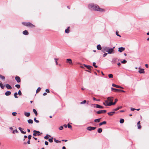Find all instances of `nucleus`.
<instances>
[{"label": "nucleus", "instance_id": "nucleus-56", "mask_svg": "<svg viewBox=\"0 0 149 149\" xmlns=\"http://www.w3.org/2000/svg\"><path fill=\"white\" fill-rule=\"evenodd\" d=\"M45 145H47H47H48V142H47V141H45Z\"/></svg>", "mask_w": 149, "mask_h": 149}, {"label": "nucleus", "instance_id": "nucleus-45", "mask_svg": "<svg viewBox=\"0 0 149 149\" xmlns=\"http://www.w3.org/2000/svg\"><path fill=\"white\" fill-rule=\"evenodd\" d=\"M49 142L50 143H52L53 142V138L52 139H49Z\"/></svg>", "mask_w": 149, "mask_h": 149}, {"label": "nucleus", "instance_id": "nucleus-60", "mask_svg": "<svg viewBox=\"0 0 149 149\" xmlns=\"http://www.w3.org/2000/svg\"><path fill=\"white\" fill-rule=\"evenodd\" d=\"M37 133L36 132H34V133L33 134V135L34 136H36L37 135Z\"/></svg>", "mask_w": 149, "mask_h": 149}, {"label": "nucleus", "instance_id": "nucleus-33", "mask_svg": "<svg viewBox=\"0 0 149 149\" xmlns=\"http://www.w3.org/2000/svg\"><path fill=\"white\" fill-rule=\"evenodd\" d=\"M41 89V88L40 87H38L36 90V93H37L38 92H39L40 91Z\"/></svg>", "mask_w": 149, "mask_h": 149}, {"label": "nucleus", "instance_id": "nucleus-17", "mask_svg": "<svg viewBox=\"0 0 149 149\" xmlns=\"http://www.w3.org/2000/svg\"><path fill=\"white\" fill-rule=\"evenodd\" d=\"M11 94V92L10 91H7L5 93V95L6 96L10 95Z\"/></svg>", "mask_w": 149, "mask_h": 149}, {"label": "nucleus", "instance_id": "nucleus-28", "mask_svg": "<svg viewBox=\"0 0 149 149\" xmlns=\"http://www.w3.org/2000/svg\"><path fill=\"white\" fill-rule=\"evenodd\" d=\"M69 28H70V27L69 26L68 27V28L67 29H66L65 30V32L66 33H69V31H70L69 29Z\"/></svg>", "mask_w": 149, "mask_h": 149}, {"label": "nucleus", "instance_id": "nucleus-24", "mask_svg": "<svg viewBox=\"0 0 149 149\" xmlns=\"http://www.w3.org/2000/svg\"><path fill=\"white\" fill-rule=\"evenodd\" d=\"M97 48L98 50H100L102 49V48L101 47V45L100 44L98 45L97 46Z\"/></svg>", "mask_w": 149, "mask_h": 149}, {"label": "nucleus", "instance_id": "nucleus-44", "mask_svg": "<svg viewBox=\"0 0 149 149\" xmlns=\"http://www.w3.org/2000/svg\"><path fill=\"white\" fill-rule=\"evenodd\" d=\"M86 102V100H84L83 102H81L80 103V104H84Z\"/></svg>", "mask_w": 149, "mask_h": 149}, {"label": "nucleus", "instance_id": "nucleus-15", "mask_svg": "<svg viewBox=\"0 0 149 149\" xmlns=\"http://www.w3.org/2000/svg\"><path fill=\"white\" fill-rule=\"evenodd\" d=\"M6 88L8 89H12V87L9 84H6Z\"/></svg>", "mask_w": 149, "mask_h": 149}, {"label": "nucleus", "instance_id": "nucleus-53", "mask_svg": "<svg viewBox=\"0 0 149 149\" xmlns=\"http://www.w3.org/2000/svg\"><path fill=\"white\" fill-rule=\"evenodd\" d=\"M116 34L117 36L120 37H121V36L120 35L118 34V31H116Z\"/></svg>", "mask_w": 149, "mask_h": 149}, {"label": "nucleus", "instance_id": "nucleus-35", "mask_svg": "<svg viewBox=\"0 0 149 149\" xmlns=\"http://www.w3.org/2000/svg\"><path fill=\"white\" fill-rule=\"evenodd\" d=\"M12 133L13 134H15V133H18V131L17 129H16L15 130H13Z\"/></svg>", "mask_w": 149, "mask_h": 149}, {"label": "nucleus", "instance_id": "nucleus-55", "mask_svg": "<svg viewBox=\"0 0 149 149\" xmlns=\"http://www.w3.org/2000/svg\"><path fill=\"white\" fill-rule=\"evenodd\" d=\"M31 135H29L28 136V139L29 140L31 139Z\"/></svg>", "mask_w": 149, "mask_h": 149}, {"label": "nucleus", "instance_id": "nucleus-57", "mask_svg": "<svg viewBox=\"0 0 149 149\" xmlns=\"http://www.w3.org/2000/svg\"><path fill=\"white\" fill-rule=\"evenodd\" d=\"M107 53H104V54L103 55V56L104 57H105V56H106L107 55Z\"/></svg>", "mask_w": 149, "mask_h": 149}, {"label": "nucleus", "instance_id": "nucleus-61", "mask_svg": "<svg viewBox=\"0 0 149 149\" xmlns=\"http://www.w3.org/2000/svg\"><path fill=\"white\" fill-rule=\"evenodd\" d=\"M131 110L132 111H134V110H136V109L134 108H131Z\"/></svg>", "mask_w": 149, "mask_h": 149}, {"label": "nucleus", "instance_id": "nucleus-12", "mask_svg": "<svg viewBox=\"0 0 149 149\" xmlns=\"http://www.w3.org/2000/svg\"><path fill=\"white\" fill-rule=\"evenodd\" d=\"M66 62L69 63L70 64H72V61L71 59L68 58L66 59Z\"/></svg>", "mask_w": 149, "mask_h": 149}, {"label": "nucleus", "instance_id": "nucleus-58", "mask_svg": "<svg viewBox=\"0 0 149 149\" xmlns=\"http://www.w3.org/2000/svg\"><path fill=\"white\" fill-rule=\"evenodd\" d=\"M44 138L46 139H49V137L48 136H45L44 137Z\"/></svg>", "mask_w": 149, "mask_h": 149}, {"label": "nucleus", "instance_id": "nucleus-38", "mask_svg": "<svg viewBox=\"0 0 149 149\" xmlns=\"http://www.w3.org/2000/svg\"><path fill=\"white\" fill-rule=\"evenodd\" d=\"M124 120L123 119H122L120 120V123H123L124 122Z\"/></svg>", "mask_w": 149, "mask_h": 149}, {"label": "nucleus", "instance_id": "nucleus-16", "mask_svg": "<svg viewBox=\"0 0 149 149\" xmlns=\"http://www.w3.org/2000/svg\"><path fill=\"white\" fill-rule=\"evenodd\" d=\"M113 97H109L107 98V100L108 101L110 102H112V101H113Z\"/></svg>", "mask_w": 149, "mask_h": 149}, {"label": "nucleus", "instance_id": "nucleus-20", "mask_svg": "<svg viewBox=\"0 0 149 149\" xmlns=\"http://www.w3.org/2000/svg\"><path fill=\"white\" fill-rule=\"evenodd\" d=\"M19 130L21 132V133L23 134H25L26 133V132H24L22 130V128L20 127H19L18 128Z\"/></svg>", "mask_w": 149, "mask_h": 149}, {"label": "nucleus", "instance_id": "nucleus-26", "mask_svg": "<svg viewBox=\"0 0 149 149\" xmlns=\"http://www.w3.org/2000/svg\"><path fill=\"white\" fill-rule=\"evenodd\" d=\"M122 106H120L118 107L117 108H115L114 109V111H116L118 110H119L120 109H121L122 108Z\"/></svg>", "mask_w": 149, "mask_h": 149}, {"label": "nucleus", "instance_id": "nucleus-21", "mask_svg": "<svg viewBox=\"0 0 149 149\" xmlns=\"http://www.w3.org/2000/svg\"><path fill=\"white\" fill-rule=\"evenodd\" d=\"M140 121H139L137 124L138 127L139 129H140L141 128V126L140 125Z\"/></svg>", "mask_w": 149, "mask_h": 149}, {"label": "nucleus", "instance_id": "nucleus-49", "mask_svg": "<svg viewBox=\"0 0 149 149\" xmlns=\"http://www.w3.org/2000/svg\"><path fill=\"white\" fill-rule=\"evenodd\" d=\"M63 129V127L62 126H61L59 128V129L60 130H62Z\"/></svg>", "mask_w": 149, "mask_h": 149}, {"label": "nucleus", "instance_id": "nucleus-41", "mask_svg": "<svg viewBox=\"0 0 149 149\" xmlns=\"http://www.w3.org/2000/svg\"><path fill=\"white\" fill-rule=\"evenodd\" d=\"M15 87L18 88H20V86L19 84H16L15 85Z\"/></svg>", "mask_w": 149, "mask_h": 149}, {"label": "nucleus", "instance_id": "nucleus-47", "mask_svg": "<svg viewBox=\"0 0 149 149\" xmlns=\"http://www.w3.org/2000/svg\"><path fill=\"white\" fill-rule=\"evenodd\" d=\"M54 141L55 142H56L57 143H58L60 142V141H59L58 140H56L55 139H54Z\"/></svg>", "mask_w": 149, "mask_h": 149}, {"label": "nucleus", "instance_id": "nucleus-14", "mask_svg": "<svg viewBox=\"0 0 149 149\" xmlns=\"http://www.w3.org/2000/svg\"><path fill=\"white\" fill-rule=\"evenodd\" d=\"M84 66L86 67L89 70H91V68H93V67L92 66L88 65H86L84 64Z\"/></svg>", "mask_w": 149, "mask_h": 149}, {"label": "nucleus", "instance_id": "nucleus-64", "mask_svg": "<svg viewBox=\"0 0 149 149\" xmlns=\"http://www.w3.org/2000/svg\"><path fill=\"white\" fill-rule=\"evenodd\" d=\"M145 66L146 67V68H148V64H145Z\"/></svg>", "mask_w": 149, "mask_h": 149}, {"label": "nucleus", "instance_id": "nucleus-10", "mask_svg": "<svg viewBox=\"0 0 149 149\" xmlns=\"http://www.w3.org/2000/svg\"><path fill=\"white\" fill-rule=\"evenodd\" d=\"M15 79L17 81V82L19 83L21 81V79L20 77L18 76H16L15 77Z\"/></svg>", "mask_w": 149, "mask_h": 149}, {"label": "nucleus", "instance_id": "nucleus-48", "mask_svg": "<svg viewBox=\"0 0 149 149\" xmlns=\"http://www.w3.org/2000/svg\"><path fill=\"white\" fill-rule=\"evenodd\" d=\"M54 60H55V62H56V65H57V64H58L57 61L58 60V59L57 58H54Z\"/></svg>", "mask_w": 149, "mask_h": 149}, {"label": "nucleus", "instance_id": "nucleus-51", "mask_svg": "<svg viewBox=\"0 0 149 149\" xmlns=\"http://www.w3.org/2000/svg\"><path fill=\"white\" fill-rule=\"evenodd\" d=\"M34 121L37 123H38L39 122L38 120H36V118H34Z\"/></svg>", "mask_w": 149, "mask_h": 149}, {"label": "nucleus", "instance_id": "nucleus-42", "mask_svg": "<svg viewBox=\"0 0 149 149\" xmlns=\"http://www.w3.org/2000/svg\"><path fill=\"white\" fill-rule=\"evenodd\" d=\"M95 64H96V63H95V62H93V65L95 67V68H97V66L95 65Z\"/></svg>", "mask_w": 149, "mask_h": 149}, {"label": "nucleus", "instance_id": "nucleus-22", "mask_svg": "<svg viewBox=\"0 0 149 149\" xmlns=\"http://www.w3.org/2000/svg\"><path fill=\"white\" fill-rule=\"evenodd\" d=\"M115 113V111H112L108 113V114L109 116H112Z\"/></svg>", "mask_w": 149, "mask_h": 149}, {"label": "nucleus", "instance_id": "nucleus-32", "mask_svg": "<svg viewBox=\"0 0 149 149\" xmlns=\"http://www.w3.org/2000/svg\"><path fill=\"white\" fill-rule=\"evenodd\" d=\"M33 111L34 113L35 114L36 116H37L38 114L37 112L35 109H33Z\"/></svg>", "mask_w": 149, "mask_h": 149}, {"label": "nucleus", "instance_id": "nucleus-6", "mask_svg": "<svg viewBox=\"0 0 149 149\" xmlns=\"http://www.w3.org/2000/svg\"><path fill=\"white\" fill-rule=\"evenodd\" d=\"M106 112V110H100L97 112V113L98 114H100L101 113H103Z\"/></svg>", "mask_w": 149, "mask_h": 149}, {"label": "nucleus", "instance_id": "nucleus-27", "mask_svg": "<svg viewBox=\"0 0 149 149\" xmlns=\"http://www.w3.org/2000/svg\"><path fill=\"white\" fill-rule=\"evenodd\" d=\"M101 118H98L94 120V122L96 123H99L100 121Z\"/></svg>", "mask_w": 149, "mask_h": 149}, {"label": "nucleus", "instance_id": "nucleus-7", "mask_svg": "<svg viewBox=\"0 0 149 149\" xmlns=\"http://www.w3.org/2000/svg\"><path fill=\"white\" fill-rule=\"evenodd\" d=\"M96 128V127L90 126L87 127V130L89 131H91L95 130Z\"/></svg>", "mask_w": 149, "mask_h": 149}, {"label": "nucleus", "instance_id": "nucleus-50", "mask_svg": "<svg viewBox=\"0 0 149 149\" xmlns=\"http://www.w3.org/2000/svg\"><path fill=\"white\" fill-rule=\"evenodd\" d=\"M68 128H71L72 127V126L71 125H70L69 124H68Z\"/></svg>", "mask_w": 149, "mask_h": 149}, {"label": "nucleus", "instance_id": "nucleus-18", "mask_svg": "<svg viewBox=\"0 0 149 149\" xmlns=\"http://www.w3.org/2000/svg\"><path fill=\"white\" fill-rule=\"evenodd\" d=\"M23 34L24 35H27L29 34V32L27 30H25L23 32Z\"/></svg>", "mask_w": 149, "mask_h": 149}, {"label": "nucleus", "instance_id": "nucleus-59", "mask_svg": "<svg viewBox=\"0 0 149 149\" xmlns=\"http://www.w3.org/2000/svg\"><path fill=\"white\" fill-rule=\"evenodd\" d=\"M45 91H46V92L47 93H49V89H46L45 90Z\"/></svg>", "mask_w": 149, "mask_h": 149}, {"label": "nucleus", "instance_id": "nucleus-54", "mask_svg": "<svg viewBox=\"0 0 149 149\" xmlns=\"http://www.w3.org/2000/svg\"><path fill=\"white\" fill-rule=\"evenodd\" d=\"M93 100H96V101H100V100H97V99H96V98H95L94 97H93Z\"/></svg>", "mask_w": 149, "mask_h": 149}, {"label": "nucleus", "instance_id": "nucleus-29", "mask_svg": "<svg viewBox=\"0 0 149 149\" xmlns=\"http://www.w3.org/2000/svg\"><path fill=\"white\" fill-rule=\"evenodd\" d=\"M28 122L29 124H32L33 123V121L32 120L30 119L28 120Z\"/></svg>", "mask_w": 149, "mask_h": 149}, {"label": "nucleus", "instance_id": "nucleus-62", "mask_svg": "<svg viewBox=\"0 0 149 149\" xmlns=\"http://www.w3.org/2000/svg\"><path fill=\"white\" fill-rule=\"evenodd\" d=\"M27 143L28 144H30V140H29L27 142Z\"/></svg>", "mask_w": 149, "mask_h": 149}, {"label": "nucleus", "instance_id": "nucleus-11", "mask_svg": "<svg viewBox=\"0 0 149 149\" xmlns=\"http://www.w3.org/2000/svg\"><path fill=\"white\" fill-rule=\"evenodd\" d=\"M125 50V48L123 47H121L118 48V52H121Z\"/></svg>", "mask_w": 149, "mask_h": 149}, {"label": "nucleus", "instance_id": "nucleus-3", "mask_svg": "<svg viewBox=\"0 0 149 149\" xmlns=\"http://www.w3.org/2000/svg\"><path fill=\"white\" fill-rule=\"evenodd\" d=\"M117 101L118 99H115V102H111L109 103H108V102L107 101H105V102L106 104H107V106H111L112 105H114L117 102Z\"/></svg>", "mask_w": 149, "mask_h": 149}, {"label": "nucleus", "instance_id": "nucleus-34", "mask_svg": "<svg viewBox=\"0 0 149 149\" xmlns=\"http://www.w3.org/2000/svg\"><path fill=\"white\" fill-rule=\"evenodd\" d=\"M0 86L1 87V88H2V89H3L4 88V86L3 85L2 83L0 81Z\"/></svg>", "mask_w": 149, "mask_h": 149}, {"label": "nucleus", "instance_id": "nucleus-52", "mask_svg": "<svg viewBox=\"0 0 149 149\" xmlns=\"http://www.w3.org/2000/svg\"><path fill=\"white\" fill-rule=\"evenodd\" d=\"M18 95H22V93L20 90H19L18 92Z\"/></svg>", "mask_w": 149, "mask_h": 149}, {"label": "nucleus", "instance_id": "nucleus-25", "mask_svg": "<svg viewBox=\"0 0 149 149\" xmlns=\"http://www.w3.org/2000/svg\"><path fill=\"white\" fill-rule=\"evenodd\" d=\"M106 123H107V122L106 121H104L102 122H101V123H100L99 124V125L100 126H101L103 125L106 124Z\"/></svg>", "mask_w": 149, "mask_h": 149}, {"label": "nucleus", "instance_id": "nucleus-30", "mask_svg": "<svg viewBox=\"0 0 149 149\" xmlns=\"http://www.w3.org/2000/svg\"><path fill=\"white\" fill-rule=\"evenodd\" d=\"M34 132H36L37 133V135L39 136L40 135V132L38 131H37L36 130H34L33 131Z\"/></svg>", "mask_w": 149, "mask_h": 149}, {"label": "nucleus", "instance_id": "nucleus-63", "mask_svg": "<svg viewBox=\"0 0 149 149\" xmlns=\"http://www.w3.org/2000/svg\"><path fill=\"white\" fill-rule=\"evenodd\" d=\"M63 126L65 127V128H66L68 126V125H63Z\"/></svg>", "mask_w": 149, "mask_h": 149}, {"label": "nucleus", "instance_id": "nucleus-13", "mask_svg": "<svg viewBox=\"0 0 149 149\" xmlns=\"http://www.w3.org/2000/svg\"><path fill=\"white\" fill-rule=\"evenodd\" d=\"M139 72L140 73H144L145 72V71L144 70V69H141L140 68H139Z\"/></svg>", "mask_w": 149, "mask_h": 149}, {"label": "nucleus", "instance_id": "nucleus-8", "mask_svg": "<svg viewBox=\"0 0 149 149\" xmlns=\"http://www.w3.org/2000/svg\"><path fill=\"white\" fill-rule=\"evenodd\" d=\"M109 47H105L103 48L102 51L103 52H107L108 51V49H109Z\"/></svg>", "mask_w": 149, "mask_h": 149}, {"label": "nucleus", "instance_id": "nucleus-46", "mask_svg": "<svg viewBox=\"0 0 149 149\" xmlns=\"http://www.w3.org/2000/svg\"><path fill=\"white\" fill-rule=\"evenodd\" d=\"M121 62L123 63H127V61L125 60H124L122 61Z\"/></svg>", "mask_w": 149, "mask_h": 149}, {"label": "nucleus", "instance_id": "nucleus-19", "mask_svg": "<svg viewBox=\"0 0 149 149\" xmlns=\"http://www.w3.org/2000/svg\"><path fill=\"white\" fill-rule=\"evenodd\" d=\"M96 107L97 108H99L100 109H103L104 108V107L102 106L99 104H96Z\"/></svg>", "mask_w": 149, "mask_h": 149}, {"label": "nucleus", "instance_id": "nucleus-40", "mask_svg": "<svg viewBox=\"0 0 149 149\" xmlns=\"http://www.w3.org/2000/svg\"><path fill=\"white\" fill-rule=\"evenodd\" d=\"M109 77V78H112L113 77V75L112 74H110L108 75Z\"/></svg>", "mask_w": 149, "mask_h": 149}, {"label": "nucleus", "instance_id": "nucleus-31", "mask_svg": "<svg viewBox=\"0 0 149 149\" xmlns=\"http://www.w3.org/2000/svg\"><path fill=\"white\" fill-rule=\"evenodd\" d=\"M97 132L99 133H100L102 132V129L101 128H99L97 130Z\"/></svg>", "mask_w": 149, "mask_h": 149}, {"label": "nucleus", "instance_id": "nucleus-1", "mask_svg": "<svg viewBox=\"0 0 149 149\" xmlns=\"http://www.w3.org/2000/svg\"><path fill=\"white\" fill-rule=\"evenodd\" d=\"M88 7L89 9L92 10H94L102 12H103L104 10V9L100 8L98 5L94 4L93 3L89 4L88 5Z\"/></svg>", "mask_w": 149, "mask_h": 149}, {"label": "nucleus", "instance_id": "nucleus-43", "mask_svg": "<svg viewBox=\"0 0 149 149\" xmlns=\"http://www.w3.org/2000/svg\"><path fill=\"white\" fill-rule=\"evenodd\" d=\"M12 114L13 116H15L17 114V113L16 112H13L12 113Z\"/></svg>", "mask_w": 149, "mask_h": 149}, {"label": "nucleus", "instance_id": "nucleus-37", "mask_svg": "<svg viewBox=\"0 0 149 149\" xmlns=\"http://www.w3.org/2000/svg\"><path fill=\"white\" fill-rule=\"evenodd\" d=\"M17 92L14 93V95L15 98H17L18 97L17 96Z\"/></svg>", "mask_w": 149, "mask_h": 149}, {"label": "nucleus", "instance_id": "nucleus-5", "mask_svg": "<svg viewBox=\"0 0 149 149\" xmlns=\"http://www.w3.org/2000/svg\"><path fill=\"white\" fill-rule=\"evenodd\" d=\"M115 47H114L113 48H109L108 51L107 52L109 54H111V53H114V52L113 49Z\"/></svg>", "mask_w": 149, "mask_h": 149}, {"label": "nucleus", "instance_id": "nucleus-4", "mask_svg": "<svg viewBox=\"0 0 149 149\" xmlns=\"http://www.w3.org/2000/svg\"><path fill=\"white\" fill-rule=\"evenodd\" d=\"M111 90L112 91L114 92H125V91L123 90H120V89H118L116 88H113L112 87L111 88Z\"/></svg>", "mask_w": 149, "mask_h": 149}, {"label": "nucleus", "instance_id": "nucleus-36", "mask_svg": "<svg viewBox=\"0 0 149 149\" xmlns=\"http://www.w3.org/2000/svg\"><path fill=\"white\" fill-rule=\"evenodd\" d=\"M116 58H114L112 61V63L114 64L116 63Z\"/></svg>", "mask_w": 149, "mask_h": 149}, {"label": "nucleus", "instance_id": "nucleus-9", "mask_svg": "<svg viewBox=\"0 0 149 149\" xmlns=\"http://www.w3.org/2000/svg\"><path fill=\"white\" fill-rule=\"evenodd\" d=\"M112 86L115 87H116V88H120L123 89V87H121V86L116 85L115 84H112Z\"/></svg>", "mask_w": 149, "mask_h": 149}, {"label": "nucleus", "instance_id": "nucleus-23", "mask_svg": "<svg viewBox=\"0 0 149 149\" xmlns=\"http://www.w3.org/2000/svg\"><path fill=\"white\" fill-rule=\"evenodd\" d=\"M24 115L26 117H29L30 115V113L29 112H25Z\"/></svg>", "mask_w": 149, "mask_h": 149}, {"label": "nucleus", "instance_id": "nucleus-39", "mask_svg": "<svg viewBox=\"0 0 149 149\" xmlns=\"http://www.w3.org/2000/svg\"><path fill=\"white\" fill-rule=\"evenodd\" d=\"M0 78L4 80L5 79L4 76L0 74Z\"/></svg>", "mask_w": 149, "mask_h": 149}, {"label": "nucleus", "instance_id": "nucleus-2", "mask_svg": "<svg viewBox=\"0 0 149 149\" xmlns=\"http://www.w3.org/2000/svg\"><path fill=\"white\" fill-rule=\"evenodd\" d=\"M22 24L26 26L29 27L31 28L34 27L35 26L34 25L32 24L30 22H22Z\"/></svg>", "mask_w": 149, "mask_h": 149}]
</instances>
